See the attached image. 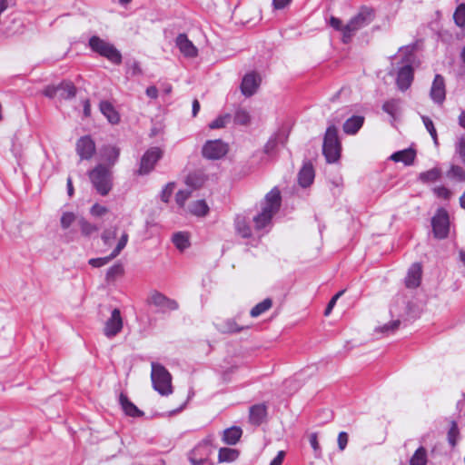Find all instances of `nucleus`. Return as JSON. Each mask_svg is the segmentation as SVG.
Here are the masks:
<instances>
[{
	"label": "nucleus",
	"mask_w": 465,
	"mask_h": 465,
	"mask_svg": "<svg viewBox=\"0 0 465 465\" xmlns=\"http://www.w3.org/2000/svg\"><path fill=\"white\" fill-rule=\"evenodd\" d=\"M242 434V430L240 427L232 426L223 430V441L228 445L236 444Z\"/></svg>",
	"instance_id": "obj_29"
},
{
	"label": "nucleus",
	"mask_w": 465,
	"mask_h": 465,
	"mask_svg": "<svg viewBox=\"0 0 465 465\" xmlns=\"http://www.w3.org/2000/svg\"><path fill=\"white\" fill-rule=\"evenodd\" d=\"M121 149L114 144H104L99 150V158L105 166L112 168L118 163Z\"/></svg>",
	"instance_id": "obj_15"
},
{
	"label": "nucleus",
	"mask_w": 465,
	"mask_h": 465,
	"mask_svg": "<svg viewBox=\"0 0 465 465\" xmlns=\"http://www.w3.org/2000/svg\"><path fill=\"white\" fill-rule=\"evenodd\" d=\"M151 380L153 389L163 396H168L173 392L172 376L161 364L152 362Z\"/></svg>",
	"instance_id": "obj_5"
},
{
	"label": "nucleus",
	"mask_w": 465,
	"mask_h": 465,
	"mask_svg": "<svg viewBox=\"0 0 465 465\" xmlns=\"http://www.w3.org/2000/svg\"><path fill=\"white\" fill-rule=\"evenodd\" d=\"M108 212V209L105 206H103L99 203H94L90 210V213L93 216L101 217L104 215Z\"/></svg>",
	"instance_id": "obj_56"
},
{
	"label": "nucleus",
	"mask_w": 465,
	"mask_h": 465,
	"mask_svg": "<svg viewBox=\"0 0 465 465\" xmlns=\"http://www.w3.org/2000/svg\"><path fill=\"white\" fill-rule=\"evenodd\" d=\"M309 441H310V444H311V446L313 449L315 453H317L318 451L321 450V448H320V445H319V442H318L317 433H315V432L311 433L310 437H309Z\"/></svg>",
	"instance_id": "obj_61"
},
{
	"label": "nucleus",
	"mask_w": 465,
	"mask_h": 465,
	"mask_svg": "<svg viewBox=\"0 0 465 465\" xmlns=\"http://www.w3.org/2000/svg\"><path fill=\"white\" fill-rule=\"evenodd\" d=\"M344 290H341L340 292H338L331 300L330 302H328L325 310H324V315L325 316H328L331 314L333 307L335 306L338 299L344 293Z\"/></svg>",
	"instance_id": "obj_54"
},
{
	"label": "nucleus",
	"mask_w": 465,
	"mask_h": 465,
	"mask_svg": "<svg viewBox=\"0 0 465 465\" xmlns=\"http://www.w3.org/2000/svg\"><path fill=\"white\" fill-rule=\"evenodd\" d=\"M148 303L155 306L159 312L165 313L170 311H176L179 308L178 302L175 300L170 299L158 291H153L150 293Z\"/></svg>",
	"instance_id": "obj_8"
},
{
	"label": "nucleus",
	"mask_w": 465,
	"mask_h": 465,
	"mask_svg": "<svg viewBox=\"0 0 465 465\" xmlns=\"http://www.w3.org/2000/svg\"><path fill=\"white\" fill-rule=\"evenodd\" d=\"M261 82H262V78L258 73H256L254 71L247 73L242 80V84H241L242 94L245 97L252 96L257 92V90L261 84Z\"/></svg>",
	"instance_id": "obj_16"
},
{
	"label": "nucleus",
	"mask_w": 465,
	"mask_h": 465,
	"mask_svg": "<svg viewBox=\"0 0 465 465\" xmlns=\"http://www.w3.org/2000/svg\"><path fill=\"white\" fill-rule=\"evenodd\" d=\"M191 191L190 190H179L175 194V201L176 203L183 207L185 203V202L188 200V198L191 196Z\"/></svg>",
	"instance_id": "obj_51"
},
{
	"label": "nucleus",
	"mask_w": 465,
	"mask_h": 465,
	"mask_svg": "<svg viewBox=\"0 0 465 465\" xmlns=\"http://www.w3.org/2000/svg\"><path fill=\"white\" fill-rule=\"evenodd\" d=\"M421 120L423 122V124H424L426 130L429 132L431 138L433 139L435 144H438L437 131H436V128L434 127L432 120L429 116H426V115H421Z\"/></svg>",
	"instance_id": "obj_44"
},
{
	"label": "nucleus",
	"mask_w": 465,
	"mask_h": 465,
	"mask_svg": "<svg viewBox=\"0 0 465 465\" xmlns=\"http://www.w3.org/2000/svg\"><path fill=\"white\" fill-rule=\"evenodd\" d=\"M446 174L450 179L465 182V171L459 165L452 164Z\"/></svg>",
	"instance_id": "obj_41"
},
{
	"label": "nucleus",
	"mask_w": 465,
	"mask_h": 465,
	"mask_svg": "<svg viewBox=\"0 0 465 465\" xmlns=\"http://www.w3.org/2000/svg\"><path fill=\"white\" fill-rule=\"evenodd\" d=\"M314 176L315 173L312 164L311 163H303L298 173L299 184L303 188L310 186L313 183Z\"/></svg>",
	"instance_id": "obj_23"
},
{
	"label": "nucleus",
	"mask_w": 465,
	"mask_h": 465,
	"mask_svg": "<svg viewBox=\"0 0 465 465\" xmlns=\"http://www.w3.org/2000/svg\"><path fill=\"white\" fill-rule=\"evenodd\" d=\"M119 403L122 407L124 412L130 417H141L143 415V412L140 411L125 395L124 393H121L119 396Z\"/></svg>",
	"instance_id": "obj_26"
},
{
	"label": "nucleus",
	"mask_w": 465,
	"mask_h": 465,
	"mask_svg": "<svg viewBox=\"0 0 465 465\" xmlns=\"http://www.w3.org/2000/svg\"><path fill=\"white\" fill-rule=\"evenodd\" d=\"M430 98L436 104H442L446 97L445 82L440 74H436L430 93Z\"/></svg>",
	"instance_id": "obj_20"
},
{
	"label": "nucleus",
	"mask_w": 465,
	"mask_h": 465,
	"mask_svg": "<svg viewBox=\"0 0 465 465\" xmlns=\"http://www.w3.org/2000/svg\"><path fill=\"white\" fill-rule=\"evenodd\" d=\"M128 238H129V236H128L127 232H124L122 234L121 238L118 241V243H117L116 247L111 252L112 253V257L115 258L116 256H118L120 254L122 250L124 249V247L126 246L127 242H128Z\"/></svg>",
	"instance_id": "obj_48"
},
{
	"label": "nucleus",
	"mask_w": 465,
	"mask_h": 465,
	"mask_svg": "<svg viewBox=\"0 0 465 465\" xmlns=\"http://www.w3.org/2000/svg\"><path fill=\"white\" fill-rule=\"evenodd\" d=\"M441 177V170L434 167L419 174V180L423 183H434Z\"/></svg>",
	"instance_id": "obj_35"
},
{
	"label": "nucleus",
	"mask_w": 465,
	"mask_h": 465,
	"mask_svg": "<svg viewBox=\"0 0 465 465\" xmlns=\"http://www.w3.org/2000/svg\"><path fill=\"white\" fill-rule=\"evenodd\" d=\"M114 257H112V253L106 257L93 258L89 260V264L94 268H100L107 264Z\"/></svg>",
	"instance_id": "obj_52"
},
{
	"label": "nucleus",
	"mask_w": 465,
	"mask_h": 465,
	"mask_svg": "<svg viewBox=\"0 0 465 465\" xmlns=\"http://www.w3.org/2000/svg\"><path fill=\"white\" fill-rule=\"evenodd\" d=\"M75 152L81 161L91 160L96 153L95 142L91 135L81 136L75 143Z\"/></svg>",
	"instance_id": "obj_11"
},
{
	"label": "nucleus",
	"mask_w": 465,
	"mask_h": 465,
	"mask_svg": "<svg viewBox=\"0 0 465 465\" xmlns=\"http://www.w3.org/2000/svg\"><path fill=\"white\" fill-rule=\"evenodd\" d=\"M163 157V151L159 147H151L143 154L139 169L137 170L138 175H147L155 167V164Z\"/></svg>",
	"instance_id": "obj_7"
},
{
	"label": "nucleus",
	"mask_w": 465,
	"mask_h": 465,
	"mask_svg": "<svg viewBox=\"0 0 465 465\" xmlns=\"http://www.w3.org/2000/svg\"><path fill=\"white\" fill-rule=\"evenodd\" d=\"M281 204V192L278 187L275 186L266 193L263 201L261 203V212L252 217L254 229L257 232H261L271 227L272 217L280 210Z\"/></svg>",
	"instance_id": "obj_1"
},
{
	"label": "nucleus",
	"mask_w": 465,
	"mask_h": 465,
	"mask_svg": "<svg viewBox=\"0 0 465 465\" xmlns=\"http://www.w3.org/2000/svg\"><path fill=\"white\" fill-rule=\"evenodd\" d=\"M59 84L57 85H47L44 91L43 94L48 98H54L58 95Z\"/></svg>",
	"instance_id": "obj_57"
},
{
	"label": "nucleus",
	"mask_w": 465,
	"mask_h": 465,
	"mask_svg": "<svg viewBox=\"0 0 465 465\" xmlns=\"http://www.w3.org/2000/svg\"><path fill=\"white\" fill-rule=\"evenodd\" d=\"M89 46L92 51L104 58H122L121 53L114 45L97 35L89 39Z\"/></svg>",
	"instance_id": "obj_6"
},
{
	"label": "nucleus",
	"mask_w": 465,
	"mask_h": 465,
	"mask_svg": "<svg viewBox=\"0 0 465 465\" xmlns=\"http://www.w3.org/2000/svg\"><path fill=\"white\" fill-rule=\"evenodd\" d=\"M92 186L101 196H106L114 186L113 171L104 163L96 164L87 172Z\"/></svg>",
	"instance_id": "obj_2"
},
{
	"label": "nucleus",
	"mask_w": 465,
	"mask_h": 465,
	"mask_svg": "<svg viewBox=\"0 0 465 465\" xmlns=\"http://www.w3.org/2000/svg\"><path fill=\"white\" fill-rule=\"evenodd\" d=\"M145 93L151 99H156L158 97V89L154 85L148 86Z\"/></svg>",
	"instance_id": "obj_63"
},
{
	"label": "nucleus",
	"mask_w": 465,
	"mask_h": 465,
	"mask_svg": "<svg viewBox=\"0 0 465 465\" xmlns=\"http://www.w3.org/2000/svg\"><path fill=\"white\" fill-rule=\"evenodd\" d=\"M76 94V87L70 81H63L59 84L58 95L62 99H71Z\"/></svg>",
	"instance_id": "obj_31"
},
{
	"label": "nucleus",
	"mask_w": 465,
	"mask_h": 465,
	"mask_svg": "<svg viewBox=\"0 0 465 465\" xmlns=\"http://www.w3.org/2000/svg\"><path fill=\"white\" fill-rule=\"evenodd\" d=\"M212 437L203 439L191 451L189 460L192 465H203L211 453Z\"/></svg>",
	"instance_id": "obj_9"
},
{
	"label": "nucleus",
	"mask_w": 465,
	"mask_h": 465,
	"mask_svg": "<svg viewBox=\"0 0 465 465\" xmlns=\"http://www.w3.org/2000/svg\"><path fill=\"white\" fill-rule=\"evenodd\" d=\"M190 211L193 214L203 217L209 212V207L204 200H198L192 203Z\"/></svg>",
	"instance_id": "obj_39"
},
{
	"label": "nucleus",
	"mask_w": 465,
	"mask_h": 465,
	"mask_svg": "<svg viewBox=\"0 0 465 465\" xmlns=\"http://www.w3.org/2000/svg\"><path fill=\"white\" fill-rule=\"evenodd\" d=\"M414 80V69L411 64H402L399 66L396 74V86L399 91L404 93L412 84Z\"/></svg>",
	"instance_id": "obj_13"
},
{
	"label": "nucleus",
	"mask_w": 465,
	"mask_h": 465,
	"mask_svg": "<svg viewBox=\"0 0 465 465\" xmlns=\"http://www.w3.org/2000/svg\"><path fill=\"white\" fill-rule=\"evenodd\" d=\"M459 435V429H458V426L456 424V422H452L451 423V426L448 431V440H449V443L453 447L456 445V440H457V437Z\"/></svg>",
	"instance_id": "obj_53"
},
{
	"label": "nucleus",
	"mask_w": 465,
	"mask_h": 465,
	"mask_svg": "<svg viewBox=\"0 0 465 465\" xmlns=\"http://www.w3.org/2000/svg\"><path fill=\"white\" fill-rule=\"evenodd\" d=\"M431 226L434 236L439 239H444L449 233V214L446 210L440 208L431 219Z\"/></svg>",
	"instance_id": "obj_10"
},
{
	"label": "nucleus",
	"mask_w": 465,
	"mask_h": 465,
	"mask_svg": "<svg viewBox=\"0 0 465 465\" xmlns=\"http://www.w3.org/2000/svg\"><path fill=\"white\" fill-rule=\"evenodd\" d=\"M239 450L232 448H220L218 453V461L219 462H232L236 460L239 457Z\"/></svg>",
	"instance_id": "obj_33"
},
{
	"label": "nucleus",
	"mask_w": 465,
	"mask_h": 465,
	"mask_svg": "<svg viewBox=\"0 0 465 465\" xmlns=\"http://www.w3.org/2000/svg\"><path fill=\"white\" fill-rule=\"evenodd\" d=\"M285 453L281 450L277 453L276 457L271 461L270 465H282Z\"/></svg>",
	"instance_id": "obj_64"
},
{
	"label": "nucleus",
	"mask_w": 465,
	"mask_h": 465,
	"mask_svg": "<svg viewBox=\"0 0 465 465\" xmlns=\"http://www.w3.org/2000/svg\"><path fill=\"white\" fill-rule=\"evenodd\" d=\"M251 121V115L249 112L242 107L235 110L233 115V123L239 125H247Z\"/></svg>",
	"instance_id": "obj_38"
},
{
	"label": "nucleus",
	"mask_w": 465,
	"mask_h": 465,
	"mask_svg": "<svg viewBox=\"0 0 465 465\" xmlns=\"http://www.w3.org/2000/svg\"><path fill=\"white\" fill-rule=\"evenodd\" d=\"M75 215L72 212H65L61 217V226L63 229H68L75 221Z\"/></svg>",
	"instance_id": "obj_49"
},
{
	"label": "nucleus",
	"mask_w": 465,
	"mask_h": 465,
	"mask_svg": "<svg viewBox=\"0 0 465 465\" xmlns=\"http://www.w3.org/2000/svg\"><path fill=\"white\" fill-rule=\"evenodd\" d=\"M341 152V143L339 139L338 130L335 125L331 124L326 129L322 153L328 163H334L340 160Z\"/></svg>",
	"instance_id": "obj_4"
},
{
	"label": "nucleus",
	"mask_w": 465,
	"mask_h": 465,
	"mask_svg": "<svg viewBox=\"0 0 465 465\" xmlns=\"http://www.w3.org/2000/svg\"><path fill=\"white\" fill-rule=\"evenodd\" d=\"M289 134L283 129H280L272 134L263 147V153L270 158L275 157L277 154V147L281 143L284 145L288 140Z\"/></svg>",
	"instance_id": "obj_17"
},
{
	"label": "nucleus",
	"mask_w": 465,
	"mask_h": 465,
	"mask_svg": "<svg viewBox=\"0 0 465 465\" xmlns=\"http://www.w3.org/2000/svg\"><path fill=\"white\" fill-rule=\"evenodd\" d=\"M248 328V325L238 324L236 319H227L221 324L220 331L225 333H236Z\"/></svg>",
	"instance_id": "obj_32"
},
{
	"label": "nucleus",
	"mask_w": 465,
	"mask_h": 465,
	"mask_svg": "<svg viewBox=\"0 0 465 465\" xmlns=\"http://www.w3.org/2000/svg\"><path fill=\"white\" fill-rule=\"evenodd\" d=\"M374 10L371 7L362 5L357 15L351 18L342 28L341 41L348 44L354 35L361 28L369 25L374 19Z\"/></svg>",
	"instance_id": "obj_3"
},
{
	"label": "nucleus",
	"mask_w": 465,
	"mask_h": 465,
	"mask_svg": "<svg viewBox=\"0 0 465 465\" xmlns=\"http://www.w3.org/2000/svg\"><path fill=\"white\" fill-rule=\"evenodd\" d=\"M173 242L180 251H183L190 246L188 236L182 232H175L173 235Z\"/></svg>",
	"instance_id": "obj_40"
},
{
	"label": "nucleus",
	"mask_w": 465,
	"mask_h": 465,
	"mask_svg": "<svg viewBox=\"0 0 465 465\" xmlns=\"http://www.w3.org/2000/svg\"><path fill=\"white\" fill-rule=\"evenodd\" d=\"M348 439H349L348 434L345 431H341L339 433L337 441H338V446H339L340 450H343L346 448L347 443H348Z\"/></svg>",
	"instance_id": "obj_60"
},
{
	"label": "nucleus",
	"mask_w": 465,
	"mask_h": 465,
	"mask_svg": "<svg viewBox=\"0 0 465 465\" xmlns=\"http://www.w3.org/2000/svg\"><path fill=\"white\" fill-rule=\"evenodd\" d=\"M234 228L237 234L242 238L247 239L252 236V228L249 219L243 214L236 215L234 219Z\"/></svg>",
	"instance_id": "obj_25"
},
{
	"label": "nucleus",
	"mask_w": 465,
	"mask_h": 465,
	"mask_svg": "<svg viewBox=\"0 0 465 465\" xmlns=\"http://www.w3.org/2000/svg\"><path fill=\"white\" fill-rule=\"evenodd\" d=\"M174 187H175V183L170 182L163 188V190L161 191V193H160V197L163 203H167L170 201V198L173 193Z\"/></svg>",
	"instance_id": "obj_46"
},
{
	"label": "nucleus",
	"mask_w": 465,
	"mask_h": 465,
	"mask_svg": "<svg viewBox=\"0 0 465 465\" xmlns=\"http://www.w3.org/2000/svg\"><path fill=\"white\" fill-rule=\"evenodd\" d=\"M403 101L401 98L392 97L385 101L381 106L384 113L390 115L393 124L401 114Z\"/></svg>",
	"instance_id": "obj_18"
},
{
	"label": "nucleus",
	"mask_w": 465,
	"mask_h": 465,
	"mask_svg": "<svg viewBox=\"0 0 465 465\" xmlns=\"http://www.w3.org/2000/svg\"><path fill=\"white\" fill-rule=\"evenodd\" d=\"M116 237L115 230H105L102 234V240L104 244H110L111 241Z\"/></svg>",
	"instance_id": "obj_59"
},
{
	"label": "nucleus",
	"mask_w": 465,
	"mask_h": 465,
	"mask_svg": "<svg viewBox=\"0 0 465 465\" xmlns=\"http://www.w3.org/2000/svg\"><path fill=\"white\" fill-rule=\"evenodd\" d=\"M79 225H80L81 232L84 236H90L94 232H96L99 230V228L96 225L89 223L88 221H86L84 218L80 219Z\"/></svg>",
	"instance_id": "obj_43"
},
{
	"label": "nucleus",
	"mask_w": 465,
	"mask_h": 465,
	"mask_svg": "<svg viewBox=\"0 0 465 465\" xmlns=\"http://www.w3.org/2000/svg\"><path fill=\"white\" fill-rule=\"evenodd\" d=\"M416 152L411 148L395 152L391 154V159L396 163L401 162L405 165H411L415 160Z\"/></svg>",
	"instance_id": "obj_28"
},
{
	"label": "nucleus",
	"mask_w": 465,
	"mask_h": 465,
	"mask_svg": "<svg viewBox=\"0 0 465 465\" xmlns=\"http://www.w3.org/2000/svg\"><path fill=\"white\" fill-rule=\"evenodd\" d=\"M364 121L363 115H352L344 122L342 130L346 134L354 135L362 127Z\"/></svg>",
	"instance_id": "obj_22"
},
{
	"label": "nucleus",
	"mask_w": 465,
	"mask_h": 465,
	"mask_svg": "<svg viewBox=\"0 0 465 465\" xmlns=\"http://www.w3.org/2000/svg\"><path fill=\"white\" fill-rule=\"evenodd\" d=\"M206 177L203 173L200 171L190 173L186 179L185 183L190 186L192 189H198L203 185L205 183Z\"/></svg>",
	"instance_id": "obj_30"
},
{
	"label": "nucleus",
	"mask_w": 465,
	"mask_h": 465,
	"mask_svg": "<svg viewBox=\"0 0 465 465\" xmlns=\"http://www.w3.org/2000/svg\"><path fill=\"white\" fill-rule=\"evenodd\" d=\"M124 272L122 264H114L107 270L106 280L113 281Z\"/></svg>",
	"instance_id": "obj_47"
},
{
	"label": "nucleus",
	"mask_w": 465,
	"mask_h": 465,
	"mask_svg": "<svg viewBox=\"0 0 465 465\" xmlns=\"http://www.w3.org/2000/svg\"><path fill=\"white\" fill-rule=\"evenodd\" d=\"M175 45L182 54L186 57H195L198 54L197 47L185 34H179L175 39Z\"/></svg>",
	"instance_id": "obj_19"
},
{
	"label": "nucleus",
	"mask_w": 465,
	"mask_h": 465,
	"mask_svg": "<svg viewBox=\"0 0 465 465\" xmlns=\"http://www.w3.org/2000/svg\"><path fill=\"white\" fill-rule=\"evenodd\" d=\"M99 108L109 123L116 124L120 122V115L110 102L102 101L99 104Z\"/></svg>",
	"instance_id": "obj_27"
},
{
	"label": "nucleus",
	"mask_w": 465,
	"mask_h": 465,
	"mask_svg": "<svg viewBox=\"0 0 465 465\" xmlns=\"http://www.w3.org/2000/svg\"><path fill=\"white\" fill-rule=\"evenodd\" d=\"M433 192L440 198L449 199L450 196V191L445 186L435 187Z\"/></svg>",
	"instance_id": "obj_58"
},
{
	"label": "nucleus",
	"mask_w": 465,
	"mask_h": 465,
	"mask_svg": "<svg viewBox=\"0 0 465 465\" xmlns=\"http://www.w3.org/2000/svg\"><path fill=\"white\" fill-rule=\"evenodd\" d=\"M422 267L419 262L411 264L405 277V286L409 289H415L420 286L421 282Z\"/></svg>",
	"instance_id": "obj_21"
},
{
	"label": "nucleus",
	"mask_w": 465,
	"mask_h": 465,
	"mask_svg": "<svg viewBox=\"0 0 465 465\" xmlns=\"http://www.w3.org/2000/svg\"><path fill=\"white\" fill-rule=\"evenodd\" d=\"M453 19L457 26L463 27L465 25V4H460L453 14Z\"/></svg>",
	"instance_id": "obj_42"
},
{
	"label": "nucleus",
	"mask_w": 465,
	"mask_h": 465,
	"mask_svg": "<svg viewBox=\"0 0 465 465\" xmlns=\"http://www.w3.org/2000/svg\"><path fill=\"white\" fill-rule=\"evenodd\" d=\"M428 461L427 450L420 446L410 459V465H426Z\"/></svg>",
	"instance_id": "obj_36"
},
{
	"label": "nucleus",
	"mask_w": 465,
	"mask_h": 465,
	"mask_svg": "<svg viewBox=\"0 0 465 465\" xmlns=\"http://www.w3.org/2000/svg\"><path fill=\"white\" fill-rule=\"evenodd\" d=\"M455 152L465 165V136L460 137L455 144Z\"/></svg>",
	"instance_id": "obj_50"
},
{
	"label": "nucleus",
	"mask_w": 465,
	"mask_h": 465,
	"mask_svg": "<svg viewBox=\"0 0 465 465\" xmlns=\"http://www.w3.org/2000/svg\"><path fill=\"white\" fill-rule=\"evenodd\" d=\"M330 25L337 30V31H341L342 33V28L344 26H342V23H341V20L340 18H337L335 16H331L330 18Z\"/></svg>",
	"instance_id": "obj_62"
},
{
	"label": "nucleus",
	"mask_w": 465,
	"mask_h": 465,
	"mask_svg": "<svg viewBox=\"0 0 465 465\" xmlns=\"http://www.w3.org/2000/svg\"><path fill=\"white\" fill-rule=\"evenodd\" d=\"M400 324L401 322L399 320L393 321L381 327V331L386 334L393 333L399 328Z\"/></svg>",
	"instance_id": "obj_55"
},
{
	"label": "nucleus",
	"mask_w": 465,
	"mask_h": 465,
	"mask_svg": "<svg viewBox=\"0 0 465 465\" xmlns=\"http://www.w3.org/2000/svg\"><path fill=\"white\" fill-rule=\"evenodd\" d=\"M231 118L232 116L229 114L220 115L215 120L209 124V127L211 129L223 128L226 126L227 124H229Z\"/></svg>",
	"instance_id": "obj_45"
},
{
	"label": "nucleus",
	"mask_w": 465,
	"mask_h": 465,
	"mask_svg": "<svg viewBox=\"0 0 465 465\" xmlns=\"http://www.w3.org/2000/svg\"><path fill=\"white\" fill-rule=\"evenodd\" d=\"M123 318L119 309L114 308L111 316L106 320L104 328V334L112 339L115 337L123 329Z\"/></svg>",
	"instance_id": "obj_14"
},
{
	"label": "nucleus",
	"mask_w": 465,
	"mask_h": 465,
	"mask_svg": "<svg viewBox=\"0 0 465 465\" xmlns=\"http://www.w3.org/2000/svg\"><path fill=\"white\" fill-rule=\"evenodd\" d=\"M272 306V301L270 298H266L261 302L257 303L250 312V315L252 318L259 317L265 312H267Z\"/></svg>",
	"instance_id": "obj_37"
},
{
	"label": "nucleus",
	"mask_w": 465,
	"mask_h": 465,
	"mask_svg": "<svg viewBox=\"0 0 465 465\" xmlns=\"http://www.w3.org/2000/svg\"><path fill=\"white\" fill-rule=\"evenodd\" d=\"M228 152L227 144L221 140L207 141L203 146V156L206 159L216 160L223 157Z\"/></svg>",
	"instance_id": "obj_12"
},
{
	"label": "nucleus",
	"mask_w": 465,
	"mask_h": 465,
	"mask_svg": "<svg viewBox=\"0 0 465 465\" xmlns=\"http://www.w3.org/2000/svg\"><path fill=\"white\" fill-rule=\"evenodd\" d=\"M267 415V407L264 403L255 404L250 408L249 420L255 426L261 425Z\"/></svg>",
	"instance_id": "obj_24"
},
{
	"label": "nucleus",
	"mask_w": 465,
	"mask_h": 465,
	"mask_svg": "<svg viewBox=\"0 0 465 465\" xmlns=\"http://www.w3.org/2000/svg\"><path fill=\"white\" fill-rule=\"evenodd\" d=\"M421 42L417 41L415 43L401 46L399 48V58H411L415 56L420 49Z\"/></svg>",
	"instance_id": "obj_34"
}]
</instances>
